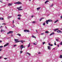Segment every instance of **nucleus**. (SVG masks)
I'll return each instance as SVG.
<instances>
[{
    "instance_id": "obj_39",
    "label": "nucleus",
    "mask_w": 62,
    "mask_h": 62,
    "mask_svg": "<svg viewBox=\"0 0 62 62\" xmlns=\"http://www.w3.org/2000/svg\"><path fill=\"white\" fill-rule=\"evenodd\" d=\"M22 53H23V51H20V54H22Z\"/></svg>"
},
{
    "instance_id": "obj_56",
    "label": "nucleus",
    "mask_w": 62,
    "mask_h": 62,
    "mask_svg": "<svg viewBox=\"0 0 62 62\" xmlns=\"http://www.w3.org/2000/svg\"><path fill=\"white\" fill-rule=\"evenodd\" d=\"M48 45H50V44L49 43V44H48Z\"/></svg>"
},
{
    "instance_id": "obj_5",
    "label": "nucleus",
    "mask_w": 62,
    "mask_h": 62,
    "mask_svg": "<svg viewBox=\"0 0 62 62\" xmlns=\"http://www.w3.org/2000/svg\"><path fill=\"white\" fill-rule=\"evenodd\" d=\"M24 32H30V31H29V30H24Z\"/></svg>"
},
{
    "instance_id": "obj_38",
    "label": "nucleus",
    "mask_w": 62,
    "mask_h": 62,
    "mask_svg": "<svg viewBox=\"0 0 62 62\" xmlns=\"http://www.w3.org/2000/svg\"><path fill=\"white\" fill-rule=\"evenodd\" d=\"M4 59H5V60H6V59H8V58H4Z\"/></svg>"
},
{
    "instance_id": "obj_32",
    "label": "nucleus",
    "mask_w": 62,
    "mask_h": 62,
    "mask_svg": "<svg viewBox=\"0 0 62 62\" xmlns=\"http://www.w3.org/2000/svg\"><path fill=\"white\" fill-rule=\"evenodd\" d=\"M36 22L35 21H33L32 22V23H35Z\"/></svg>"
},
{
    "instance_id": "obj_55",
    "label": "nucleus",
    "mask_w": 62,
    "mask_h": 62,
    "mask_svg": "<svg viewBox=\"0 0 62 62\" xmlns=\"http://www.w3.org/2000/svg\"><path fill=\"white\" fill-rule=\"evenodd\" d=\"M0 2H1V3H3V2H2V1H1L0 0Z\"/></svg>"
},
{
    "instance_id": "obj_54",
    "label": "nucleus",
    "mask_w": 62,
    "mask_h": 62,
    "mask_svg": "<svg viewBox=\"0 0 62 62\" xmlns=\"http://www.w3.org/2000/svg\"><path fill=\"white\" fill-rule=\"evenodd\" d=\"M38 54H40V52H39L38 53Z\"/></svg>"
},
{
    "instance_id": "obj_35",
    "label": "nucleus",
    "mask_w": 62,
    "mask_h": 62,
    "mask_svg": "<svg viewBox=\"0 0 62 62\" xmlns=\"http://www.w3.org/2000/svg\"><path fill=\"white\" fill-rule=\"evenodd\" d=\"M18 20H21V18H20V17H18Z\"/></svg>"
},
{
    "instance_id": "obj_34",
    "label": "nucleus",
    "mask_w": 62,
    "mask_h": 62,
    "mask_svg": "<svg viewBox=\"0 0 62 62\" xmlns=\"http://www.w3.org/2000/svg\"><path fill=\"white\" fill-rule=\"evenodd\" d=\"M55 42L54 43V45H56V43H55V41H54Z\"/></svg>"
},
{
    "instance_id": "obj_7",
    "label": "nucleus",
    "mask_w": 62,
    "mask_h": 62,
    "mask_svg": "<svg viewBox=\"0 0 62 62\" xmlns=\"http://www.w3.org/2000/svg\"><path fill=\"white\" fill-rule=\"evenodd\" d=\"M47 49L48 50H51V47H50V46H48Z\"/></svg>"
},
{
    "instance_id": "obj_30",
    "label": "nucleus",
    "mask_w": 62,
    "mask_h": 62,
    "mask_svg": "<svg viewBox=\"0 0 62 62\" xmlns=\"http://www.w3.org/2000/svg\"><path fill=\"white\" fill-rule=\"evenodd\" d=\"M4 31V30H2V29H1V32H3Z\"/></svg>"
},
{
    "instance_id": "obj_58",
    "label": "nucleus",
    "mask_w": 62,
    "mask_h": 62,
    "mask_svg": "<svg viewBox=\"0 0 62 62\" xmlns=\"http://www.w3.org/2000/svg\"><path fill=\"white\" fill-rule=\"evenodd\" d=\"M53 50H55V49L54 48L53 49Z\"/></svg>"
},
{
    "instance_id": "obj_37",
    "label": "nucleus",
    "mask_w": 62,
    "mask_h": 62,
    "mask_svg": "<svg viewBox=\"0 0 62 62\" xmlns=\"http://www.w3.org/2000/svg\"><path fill=\"white\" fill-rule=\"evenodd\" d=\"M10 34V33H9V31L8 32V33H7V35H8V34Z\"/></svg>"
},
{
    "instance_id": "obj_15",
    "label": "nucleus",
    "mask_w": 62,
    "mask_h": 62,
    "mask_svg": "<svg viewBox=\"0 0 62 62\" xmlns=\"http://www.w3.org/2000/svg\"><path fill=\"white\" fill-rule=\"evenodd\" d=\"M0 20H4V18L3 17H0Z\"/></svg>"
},
{
    "instance_id": "obj_12",
    "label": "nucleus",
    "mask_w": 62,
    "mask_h": 62,
    "mask_svg": "<svg viewBox=\"0 0 62 62\" xmlns=\"http://www.w3.org/2000/svg\"><path fill=\"white\" fill-rule=\"evenodd\" d=\"M59 30V29H58V28H57V29H56L54 30V31H55V32H56V31L57 30Z\"/></svg>"
},
{
    "instance_id": "obj_36",
    "label": "nucleus",
    "mask_w": 62,
    "mask_h": 62,
    "mask_svg": "<svg viewBox=\"0 0 62 62\" xmlns=\"http://www.w3.org/2000/svg\"><path fill=\"white\" fill-rule=\"evenodd\" d=\"M3 46H0V48H3Z\"/></svg>"
},
{
    "instance_id": "obj_33",
    "label": "nucleus",
    "mask_w": 62,
    "mask_h": 62,
    "mask_svg": "<svg viewBox=\"0 0 62 62\" xmlns=\"http://www.w3.org/2000/svg\"><path fill=\"white\" fill-rule=\"evenodd\" d=\"M4 24H5V25H6V24L5 23H3L2 24V25H4Z\"/></svg>"
},
{
    "instance_id": "obj_1",
    "label": "nucleus",
    "mask_w": 62,
    "mask_h": 62,
    "mask_svg": "<svg viewBox=\"0 0 62 62\" xmlns=\"http://www.w3.org/2000/svg\"><path fill=\"white\" fill-rule=\"evenodd\" d=\"M52 22V20H51V19H49L48 20H46V22L47 24H48L49 23L48 22Z\"/></svg>"
},
{
    "instance_id": "obj_24",
    "label": "nucleus",
    "mask_w": 62,
    "mask_h": 62,
    "mask_svg": "<svg viewBox=\"0 0 62 62\" xmlns=\"http://www.w3.org/2000/svg\"><path fill=\"white\" fill-rule=\"evenodd\" d=\"M19 42H21L22 43H23V40L19 41Z\"/></svg>"
},
{
    "instance_id": "obj_29",
    "label": "nucleus",
    "mask_w": 62,
    "mask_h": 62,
    "mask_svg": "<svg viewBox=\"0 0 62 62\" xmlns=\"http://www.w3.org/2000/svg\"><path fill=\"white\" fill-rule=\"evenodd\" d=\"M17 16H18L19 17H20V16H21V15H17Z\"/></svg>"
},
{
    "instance_id": "obj_16",
    "label": "nucleus",
    "mask_w": 62,
    "mask_h": 62,
    "mask_svg": "<svg viewBox=\"0 0 62 62\" xmlns=\"http://www.w3.org/2000/svg\"><path fill=\"white\" fill-rule=\"evenodd\" d=\"M17 35H18L19 36H21V35L19 33H18L17 34Z\"/></svg>"
},
{
    "instance_id": "obj_19",
    "label": "nucleus",
    "mask_w": 62,
    "mask_h": 62,
    "mask_svg": "<svg viewBox=\"0 0 62 62\" xmlns=\"http://www.w3.org/2000/svg\"><path fill=\"white\" fill-rule=\"evenodd\" d=\"M30 43H29V44L28 45V47H30Z\"/></svg>"
},
{
    "instance_id": "obj_18",
    "label": "nucleus",
    "mask_w": 62,
    "mask_h": 62,
    "mask_svg": "<svg viewBox=\"0 0 62 62\" xmlns=\"http://www.w3.org/2000/svg\"><path fill=\"white\" fill-rule=\"evenodd\" d=\"M44 19V18H42L40 19L39 20L40 22H41V21L42 20V19Z\"/></svg>"
},
{
    "instance_id": "obj_20",
    "label": "nucleus",
    "mask_w": 62,
    "mask_h": 62,
    "mask_svg": "<svg viewBox=\"0 0 62 62\" xmlns=\"http://www.w3.org/2000/svg\"><path fill=\"white\" fill-rule=\"evenodd\" d=\"M46 33L47 34H48V33H49V32L48 31H45Z\"/></svg>"
},
{
    "instance_id": "obj_28",
    "label": "nucleus",
    "mask_w": 62,
    "mask_h": 62,
    "mask_svg": "<svg viewBox=\"0 0 62 62\" xmlns=\"http://www.w3.org/2000/svg\"><path fill=\"white\" fill-rule=\"evenodd\" d=\"M45 43H46V42H43V45H44V44H45Z\"/></svg>"
},
{
    "instance_id": "obj_4",
    "label": "nucleus",
    "mask_w": 62,
    "mask_h": 62,
    "mask_svg": "<svg viewBox=\"0 0 62 62\" xmlns=\"http://www.w3.org/2000/svg\"><path fill=\"white\" fill-rule=\"evenodd\" d=\"M15 41V43H18V42H19V39H14Z\"/></svg>"
},
{
    "instance_id": "obj_52",
    "label": "nucleus",
    "mask_w": 62,
    "mask_h": 62,
    "mask_svg": "<svg viewBox=\"0 0 62 62\" xmlns=\"http://www.w3.org/2000/svg\"><path fill=\"white\" fill-rule=\"evenodd\" d=\"M50 46H53V45H50Z\"/></svg>"
},
{
    "instance_id": "obj_25",
    "label": "nucleus",
    "mask_w": 62,
    "mask_h": 62,
    "mask_svg": "<svg viewBox=\"0 0 62 62\" xmlns=\"http://www.w3.org/2000/svg\"><path fill=\"white\" fill-rule=\"evenodd\" d=\"M60 58H62V55H61L60 57H59Z\"/></svg>"
},
{
    "instance_id": "obj_41",
    "label": "nucleus",
    "mask_w": 62,
    "mask_h": 62,
    "mask_svg": "<svg viewBox=\"0 0 62 62\" xmlns=\"http://www.w3.org/2000/svg\"><path fill=\"white\" fill-rule=\"evenodd\" d=\"M16 46H17V45H15L14 46V47H15Z\"/></svg>"
},
{
    "instance_id": "obj_10",
    "label": "nucleus",
    "mask_w": 62,
    "mask_h": 62,
    "mask_svg": "<svg viewBox=\"0 0 62 62\" xmlns=\"http://www.w3.org/2000/svg\"><path fill=\"white\" fill-rule=\"evenodd\" d=\"M12 16H8V19H10V18H12Z\"/></svg>"
},
{
    "instance_id": "obj_50",
    "label": "nucleus",
    "mask_w": 62,
    "mask_h": 62,
    "mask_svg": "<svg viewBox=\"0 0 62 62\" xmlns=\"http://www.w3.org/2000/svg\"><path fill=\"white\" fill-rule=\"evenodd\" d=\"M2 42V41L0 40V42Z\"/></svg>"
},
{
    "instance_id": "obj_53",
    "label": "nucleus",
    "mask_w": 62,
    "mask_h": 62,
    "mask_svg": "<svg viewBox=\"0 0 62 62\" xmlns=\"http://www.w3.org/2000/svg\"><path fill=\"white\" fill-rule=\"evenodd\" d=\"M41 35H44V33H42L41 34Z\"/></svg>"
},
{
    "instance_id": "obj_46",
    "label": "nucleus",
    "mask_w": 62,
    "mask_h": 62,
    "mask_svg": "<svg viewBox=\"0 0 62 62\" xmlns=\"http://www.w3.org/2000/svg\"><path fill=\"white\" fill-rule=\"evenodd\" d=\"M1 51H2V49L1 48L0 49V52H1Z\"/></svg>"
},
{
    "instance_id": "obj_8",
    "label": "nucleus",
    "mask_w": 62,
    "mask_h": 62,
    "mask_svg": "<svg viewBox=\"0 0 62 62\" xmlns=\"http://www.w3.org/2000/svg\"><path fill=\"white\" fill-rule=\"evenodd\" d=\"M54 33L53 32L51 33L50 34V36H52V35H54Z\"/></svg>"
},
{
    "instance_id": "obj_45",
    "label": "nucleus",
    "mask_w": 62,
    "mask_h": 62,
    "mask_svg": "<svg viewBox=\"0 0 62 62\" xmlns=\"http://www.w3.org/2000/svg\"><path fill=\"white\" fill-rule=\"evenodd\" d=\"M60 44V45H62V42H61Z\"/></svg>"
},
{
    "instance_id": "obj_40",
    "label": "nucleus",
    "mask_w": 62,
    "mask_h": 62,
    "mask_svg": "<svg viewBox=\"0 0 62 62\" xmlns=\"http://www.w3.org/2000/svg\"><path fill=\"white\" fill-rule=\"evenodd\" d=\"M20 48H21V50H22V49H23V48H22V47H21V46L20 47Z\"/></svg>"
},
{
    "instance_id": "obj_13",
    "label": "nucleus",
    "mask_w": 62,
    "mask_h": 62,
    "mask_svg": "<svg viewBox=\"0 0 62 62\" xmlns=\"http://www.w3.org/2000/svg\"><path fill=\"white\" fill-rule=\"evenodd\" d=\"M13 31H9L10 34H12L13 33Z\"/></svg>"
},
{
    "instance_id": "obj_59",
    "label": "nucleus",
    "mask_w": 62,
    "mask_h": 62,
    "mask_svg": "<svg viewBox=\"0 0 62 62\" xmlns=\"http://www.w3.org/2000/svg\"><path fill=\"white\" fill-rule=\"evenodd\" d=\"M3 27L2 26H1L0 27V28H1V27Z\"/></svg>"
},
{
    "instance_id": "obj_2",
    "label": "nucleus",
    "mask_w": 62,
    "mask_h": 62,
    "mask_svg": "<svg viewBox=\"0 0 62 62\" xmlns=\"http://www.w3.org/2000/svg\"><path fill=\"white\" fill-rule=\"evenodd\" d=\"M14 4H17L18 5L22 4V3L19 1H17V2L14 3Z\"/></svg>"
},
{
    "instance_id": "obj_63",
    "label": "nucleus",
    "mask_w": 62,
    "mask_h": 62,
    "mask_svg": "<svg viewBox=\"0 0 62 62\" xmlns=\"http://www.w3.org/2000/svg\"><path fill=\"white\" fill-rule=\"evenodd\" d=\"M12 27V28H13V27Z\"/></svg>"
},
{
    "instance_id": "obj_57",
    "label": "nucleus",
    "mask_w": 62,
    "mask_h": 62,
    "mask_svg": "<svg viewBox=\"0 0 62 62\" xmlns=\"http://www.w3.org/2000/svg\"><path fill=\"white\" fill-rule=\"evenodd\" d=\"M61 18H62V16H61Z\"/></svg>"
},
{
    "instance_id": "obj_47",
    "label": "nucleus",
    "mask_w": 62,
    "mask_h": 62,
    "mask_svg": "<svg viewBox=\"0 0 62 62\" xmlns=\"http://www.w3.org/2000/svg\"><path fill=\"white\" fill-rule=\"evenodd\" d=\"M2 57V56H0V59H1Z\"/></svg>"
},
{
    "instance_id": "obj_51",
    "label": "nucleus",
    "mask_w": 62,
    "mask_h": 62,
    "mask_svg": "<svg viewBox=\"0 0 62 62\" xmlns=\"http://www.w3.org/2000/svg\"><path fill=\"white\" fill-rule=\"evenodd\" d=\"M33 17H34V16L33 15L32 16H31V17H32V18H33Z\"/></svg>"
},
{
    "instance_id": "obj_22",
    "label": "nucleus",
    "mask_w": 62,
    "mask_h": 62,
    "mask_svg": "<svg viewBox=\"0 0 62 62\" xmlns=\"http://www.w3.org/2000/svg\"><path fill=\"white\" fill-rule=\"evenodd\" d=\"M27 54H29V55H31V54L27 52Z\"/></svg>"
},
{
    "instance_id": "obj_44",
    "label": "nucleus",
    "mask_w": 62,
    "mask_h": 62,
    "mask_svg": "<svg viewBox=\"0 0 62 62\" xmlns=\"http://www.w3.org/2000/svg\"><path fill=\"white\" fill-rule=\"evenodd\" d=\"M53 6V4L50 7H52Z\"/></svg>"
},
{
    "instance_id": "obj_14",
    "label": "nucleus",
    "mask_w": 62,
    "mask_h": 62,
    "mask_svg": "<svg viewBox=\"0 0 62 62\" xmlns=\"http://www.w3.org/2000/svg\"><path fill=\"white\" fill-rule=\"evenodd\" d=\"M58 20H56V21H54V23H57V22H58Z\"/></svg>"
},
{
    "instance_id": "obj_11",
    "label": "nucleus",
    "mask_w": 62,
    "mask_h": 62,
    "mask_svg": "<svg viewBox=\"0 0 62 62\" xmlns=\"http://www.w3.org/2000/svg\"><path fill=\"white\" fill-rule=\"evenodd\" d=\"M12 3H9L8 4V6H12Z\"/></svg>"
},
{
    "instance_id": "obj_64",
    "label": "nucleus",
    "mask_w": 62,
    "mask_h": 62,
    "mask_svg": "<svg viewBox=\"0 0 62 62\" xmlns=\"http://www.w3.org/2000/svg\"><path fill=\"white\" fill-rule=\"evenodd\" d=\"M61 51H62V50H61Z\"/></svg>"
},
{
    "instance_id": "obj_9",
    "label": "nucleus",
    "mask_w": 62,
    "mask_h": 62,
    "mask_svg": "<svg viewBox=\"0 0 62 62\" xmlns=\"http://www.w3.org/2000/svg\"><path fill=\"white\" fill-rule=\"evenodd\" d=\"M57 33H62L61 31L60 30H58L57 31Z\"/></svg>"
},
{
    "instance_id": "obj_23",
    "label": "nucleus",
    "mask_w": 62,
    "mask_h": 62,
    "mask_svg": "<svg viewBox=\"0 0 62 62\" xmlns=\"http://www.w3.org/2000/svg\"><path fill=\"white\" fill-rule=\"evenodd\" d=\"M40 8V7H39L37 8V10H39Z\"/></svg>"
},
{
    "instance_id": "obj_21",
    "label": "nucleus",
    "mask_w": 62,
    "mask_h": 62,
    "mask_svg": "<svg viewBox=\"0 0 62 62\" xmlns=\"http://www.w3.org/2000/svg\"><path fill=\"white\" fill-rule=\"evenodd\" d=\"M21 46L22 47V48H25V47L23 46V45H21Z\"/></svg>"
},
{
    "instance_id": "obj_3",
    "label": "nucleus",
    "mask_w": 62,
    "mask_h": 62,
    "mask_svg": "<svg viewBox=\"0 0 62 62\" xmlns=\"http://www.w3.org/2000/svg\"><path fill=\"white\" fill-rule=\"evenodd\" d=\"M22 6H20L19 7L17 8V9H18V10L19 11L20 10H23V9H20L22 8Z\"/></svg>"
},
{
    "instance_id": "obj_42",
    "label": "nucleus",
    "mask_w": 62,
    "mask_h": 62,
    "mask_svg": "<svg viewBox=\"0 0 62 62\" xmlns=\"http://www.w3.org/2000/svg\"><path fill=\"white\" fill-rule=\"evenodd\" d=\"M14 20H13V24L14 23Z\"/></svg>"
},
{
    "instance_id": "obj_27",
    "label": "nucleus",
    "mask_w": 62,
    "mask_h": 62,
    "mask_svg": "<svg viewBox=\"0 0 62 62\" xmlns=\"http://www.w3.org/2000/svg\"><path fill=\"white\" fill-rule=\"evenodd\" d=\"M49 1L47 0L46 1L45 3V4H46V3H47V2H48Z\"/></svg>"
},
{
    "instance_id": "obj_62",
    "label": "nucleus",
    "mask_w": 62,
    "mask_h": 62,
    "mask_svg": "<svg viewBox=\"0 0 62 62\" xmlns=\"http://www.w3.org/2000/svg\"><path fill=\"white\" fill-rule=\"evenodd\" d=\"M11 36H12V37L13 36L12 34Z\"/></svg>"
},
{
    "instance_id": "obj_61",
    "label": "nucleus",
    "mask_w": 62,
    "mask_h": 62,
    "mask_svg": "<svg viewBox=\"0 0 62 62\" xmlns=\"http://www.w3.org/2000/svg\"><path fill=\"white\" fill-rule=\"evenodd\" d=\"M13 25L14 27V26H14V25Z\"/></svg>"
},
{
    "instance_id": "obj_49",
    "label": "nucleus",
    "mask_w": 62,
    "mask_h": 62,
    "mask_svg": "<svg viewBox=\"0 0 62 62\" xmlns=\"http://www.w3.org/2000/svg\"><path fill=\"white\" fill-rule=\"evenodd\" d=\"M36 32H37V33H38V31H37V30H36Z\"/></svg>"
},
{
    "instance_id": "obj_43",
    "label": "nucleus",
    "mask_w": 62,
    "mask_h": 62,
    "mask_svg": "<svg viewBox=\"0 0 62 62\" xmlns=\"http://www.w3.org/2000/svg\"><path fill=\"white\" fill-rule=\"evenodd\" d=\"M33 44H34V45H36L37 44H36V43H33Z\"/></svg>"
},
{
    "instance_id": "obj_60",
    "label": "nucleus",
    "mask_w": 62,
    "mask_h": 62,
    "mask_svg": "<svg viewBox=\"0 0 62 62\" xmlns=\"http://www.w3.org/2000/svg\"><path fill=\"white\" fill-rule=\"evenodd\" d=\"M5 28H7V26H5Z\"/></svg>"
},
{
    "instance_id": "obj_6",
    "label": "nucleus",
    "mask_w": 62,
    "mask_h": 62,
    "mask_svg": "<svg viewBox=\"0 0 62 62\" xmlns=\"http://www.w3.org/2000/svg\"><path fill=\"white\" fill-rule=\"evenodd\" d=\"M9 44V43H8L6 44L5 45H4V47H6V46H8V45Z\"/></svg>"
},
{
    "instance_id": "obj_31",
    "label": "nucleus",
    "mask_w": 62,
    "mask_h": 62,
    "mask_svg": "<svg viewBox=\"0 0 62 62\" xmlns=\"http://www.w3.org/2000/svg\"><path fill=\"white\" fill-rule=\"evenodd\" d=\"M43 25H45V23H43Z\"/></svg>"
},
{
    "instance_id": "obj_48",
    "label": "nucleus",
    "mask_w": 62,
    "mask_h": 62,
    "mask_svg": "<svg viewBox=\"0 0 62 62\" xmlns=\"http://www.w3.org/2000/svg\"><path fill=\"white\" fill-rule=\"evenodd\" d=\"M57 46H58V47H59V45H57Z\"/></svg>"
},
{
    "instance_id": "obj_17",
    "label": "nucleus",
    "mask_w": 62,
    "mask_h": 62,
    "mask_svg": "<svg viewBox=\"0 0 62 62\" xmlns=\"http://www.w3.org/2000/svg\"><path fill=\"white\" fill-rule=\"evenodd\" d=\"M32 38H36V37L34 36L33 35H32Z\"/></svg>"
},
{
    "instance_id": "obj_26",
    "label": "nucleus",
    "mask_w": 62,
    "mask_h": 62,
    "mask_svg": "<svg viewBox=\"0 0 62 62\" xmlns=\"http://www.w3.org/2000/svg\"><path fill=\"white\" fill-rule=\"evenodd\" d=\"M55 40L57 41H59V39H55Z\"/></svg>"
}]
</instances>
